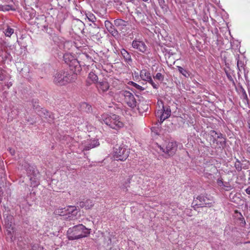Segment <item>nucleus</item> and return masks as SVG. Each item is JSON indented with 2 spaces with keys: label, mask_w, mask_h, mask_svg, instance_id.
I'll return each instance as SVG.
<instances>
[{
  "label": "nucleus",
  "mask_w": 250,
  "mask_h": 250,
  "mask_svg": "<svg viewBox=\"0 0 250 250\" xmlns=\"http://www.w3.org/2000/svg\"><path fill=\"white\" fill-rule=\"evenodd\" d=\"M237 64L238 68L239 69H240V67H241V68L243 67L244 64L242 62L240 61L239 60H238Z\"/></svg>",
  "instance_id": "40"
},
{
  "label": "nucleus",
  "mask_w": 250,
  "mask_h": 250,
  "mask_svg": "<svg viewBox=\"0 0 250 250\" xmlns=\"http://www.w3.org/2000/svg\"><path fill=\"white\" fill-rule=\"evenodd\" d=\"M151 130L152 132L154 133V134H156V129L155 127H152L151 128Z\"/></svg>",
  "instance_id": "46"
},
{
  "label": "nucleus",
  "mask_w": 250,
  "mask_h": 250,
  "mask_svg": "<svg viewBox=\"0 0 250 250\" xmlns=\"http://www.w3.org/2000/svg\"><path fill=\"white\" fill-rule=\"evenodd\" d=\"M160 105L162 106L161 115L160 117V122L162 123L164 120L169 118L171 115V109L169 106H165L162 101H157V105L160 107Z\"/></svg>",
  "instance_id": "10"
},
{
  "label": "nucleus",
  "mask_w": 250,
  "mask_h": 250,
  "mask_svg": "<svg viewBox=\"0 0 250 250\" xmlns=\"http://www.w3.org/2000/svg\"><path fill=\"white\" fill-rule=\"evenodd\" d=\"M249 180L250 181V177L249 178Z\"/></svg>",
  "instance_id": "54"
},
{
  "label": "nucleus",
  "mask_w": 250,
  "mask_h": 250,
  "mask_svg": "<svg viewBox=\"0 0 250 250\" xmlns=\"http://www.w3.org/2000/svg\"><path fill=\"white\" fill-rule=\"evenodd\" d=\"M24 168L26 171L28 177L31 178L33 176H37L39 174L38 171L34 166H30L29 164L26 163L24 165Z\"/></svg>",
  "instance_id": "15"
},
{
  "label": "nucleus",
  "mask_w": 250,
  "mask_h": 250,
  "mask_svg": "<svg viewBox=\"0 0 250 250\" xmlns=\"http://www.w3.org/2000/svg\"><path fill=\"white\" fill-rule=\"evenodd\" d=\"M127 22L120 19H117L114 21L115 25L119 29L123 28L127 25Z\"/></svg>",
  "instance_id": "24"
},
{
  "label": "nucleus",
  "mask_w": 250,
  "mask_h": 250,
  "mask_svg": "<svg viewBox=\"0 0 250 250\" xmlns=\"http://www.w3.org/2000/svg\"><path fill=\"white\" fill-rule=\"evenodd\" d=\"M121 53L125 62L128 63L132 62L131 55L126 50L122 49L121 51Z\"/></svg>",
  "instance_id": "23"
},
{
  "label": "nucleus",
  "mask_w": 250,
  "mask_h": 250,
  "mask_svg": "<svg viewBox=\"0 0 250 250\" xmlns=\"http://www.w3.org/2000/svg\"><path fill=\"white\" fill-rule=\"evenodd\" d=\"M211 135L212 136H214V135H217V138H220V139H223V141H221L220 142V144L222 146H223V145H225V139L223 138V135L222 133H218L217 132H216L214 130H212L211 131Z\"/></svg>",
  "instance_id": "25"
},
{
  "label": "nucleus",
  "mask_w": 250,
  "mask_h": 250,
  "mask_svg": "<svg viewBox=\"0 0 250 250\" xmlns=\"http://www.w3.org/2000/svg\"><path fill=\"white\" fill-rule=\"evenodd\" d=\"M213 203L212 196L207 194H201L194 199L192 203L193 206L199 207H210Z\"/></svg>",
  "instance_id": "6"
},
{
  "label": "nucleus",
  "mask_w": 250,
  "mask_h": 250,
  "mask_svg": "<svg viewBox=\"0 0 250 250\" xmlns=\"http://www.w3.org/2000/svg\"><path fill=\"white\" fill-rule=\"evenodd\" d=\"M100 145L98 139L90 140L85 143L83 146V150H89Z\"/></svg>",
  "instance_id": "16"
},
{
  "label": "nucleus",
  "mask_w": 250,
  "mask_h": 250,
  "mask_svg": "<svg viewBox=\"0 0 250 250\" xmlns=\"http://www.w3.org/2000/svg\"><path fill=\"white\" fill-rule=\"evenodd\" d=\"M14 219L12 215H7L4 220V226L6 229L7 235L9 236L11 241H14L13 239L16 229L15 227Z\"/></svg>",
  "instance_id": "7"
},
{
  "label": "nucleus",
  "mask_w": 250,
  "mask_h": 250,
  "mask_svg": "<svg viewBox=\"0 0 250 250\" xmlns=\"http://www.w3.org/2000/svg\"><path fill=\"white\" fill-rule=\"evenodd\" d=\"M65 208H59L56 210V214H58L61 216H66V211H65Z\"/></svg>",
  "instance_id": "32"
},
{
  "label": "nucleus",
  "mask_w": 250,
  "mask_h": 250,
  "mask_svg": "<svg viewBox=\"0 0 250 250\" xmlns=\"http://www.w3.org/2000/svg\"><path fill=\"white\" fill-rule=\"evenodd\" d=\"M90 233V229L83 224H79L69 228L67 232L68 239L74 240L86 237Z\"/></svg>",
  "instance_id": "2"
},
{
  "label": "nucleus",
  "mask_w": 250,
  "mask_h": 250,
  "mask_svg": "<svg viewBox=\"0 0 250 250\" xmlns=\"http://www.w3.org/2000/svg\"><path fill=\"white\" fill-rule=\"evenodd\" d=\"M65 211H66L65 218L69 220L74 219L78 213L76 206H69L67 209H65Z\"/></svg>",
  "instance_id": "13"
},
{
  "label": "nucleus",
  "mask_w": 250,
  "mask_h": 250,
  "mask_svg": "<svg viewBox=\"0 0 250 250\" xmlns=\"http://www.w3.org/2000/svg\"><path fill=\"white\" fill-rule=\"evenodd\" d=\"M9 151L12 155H14L15 154V150L13 149L9 148Z\"/></svg>",
  "instance_id": "45"
},
{
  "label": "nucleus",
  "mask_w": 250,
  "mask_h": 250,
  "mask_svg": "<svg viewBox=\"0 0 250 250\" xmlns=\"http://www.w3.org/2000/svg\"><path fill=\"white\" fill-rule=\"evenodd\" d=\"M234 166L238 171H240L242 170V164L238 159H236Z\"/></svg>",
  "instance_id": "33"
},
{
  "label": "nucleus",
  "mask_w": 250,
  "mask_h": 250,
  "mask_svg": "<svg viewBox=\"0 0 250 250\" xmlns=\"http://www.w3.org/2000/svg\"><path fill=\"white\" fill-rule=\"evenodd\" d=\"M217 183L220 187H222L223 186V180L222 179H218L217 180Z\"/></svg>",
  "instance_id": "41"
},
{
  "label": "nucleus",
  "mask_w": 250,
  "mask_h": 250,
  "mask_svg": "<svg viewBox=\"0 0 250 250\" xmlns=\"http://www.w3.org/2000/svg\"><path fill=\"white\" fill-rule=\"evenodd\" d=\"M130 83H131V84L133 86H134L137 89L139 90L140 91L144 90L145 89V88L143 87L142 86H140V85L138 84L137 83H136L133 82H130Z\"/></svg>",
  "instance_id": "37"
},
{
  "label": "nucleus",
  "mask_w": 250,
  "mask_h": 250,
  "mask_svg": "<svg viewBox=\"0 0 250 250\" xmlns=\"http://www.w3.org/2000/svg\"><path fill=\"white\" fill-rule=\"evenodd\" d=\"M163 76L161 73H157V80H162Z\"/></svg>",
  "instance_id": "43"
},
{
  "label": "nucleus",
  "mask_w": 250,
  "mask_h": 250,
  "mask_svg": "<svg viewBox=\"0 0 250 250\" xmlns=\"http://www.w3.org/2000/svg\"><path fill=\"white\" fill-rule=\"evenodd\" d=\"M125 97V102L127 105L131 108L136 107L138 100L136 99L134 95L129 91H123L122 94Z\"/></svg>",
  "instance_id": "9"
},
{
  "label": "nucleus",
  "mask_w": 250,
  "mask_h": 250,
  "mask_svg": "<svg viewBox=\"0 0 250 250\" xmlns=\"http://www.w3.org/2000/svg\"><path fill=\"white\" fill-rule=\"evenodd\" d=\"M109 32L115 38H118L119 37V33L117 29L115 28H113V29L109 31Z\"/></svg>",
  "instance_id": "38"
},
{
  "label": "nucleus",
  "mask_w": 250,
  "mask_h": 250,
  "mask_svg": "<svg viewBox=\"0 0 250 250\" xmlns=\"http://www.w3.org/2000/svg\"><path fill=\"white\" fill-rule=\"evenodd\" d=\"M248 124H249V128L250 129V122H249Z\"/></svg>",
  "instance_id": "50"
},
{
  "label": "nucleus",
  "mask_w": 250,
  "mask_h": 250,
  "mask_svg": "<svg viewBox=\"0 0 250 250\" xmlns=\"http://www.w3.org/2000/svg\"><path fill=\"white\" fill-rule=\"evenodd\" d=\"M245 191L246 193L250 195V186L248 187L246 189Z\"/></svg>",
  "instance_id": "44"
},
{
  "label": "nucleus",
  "mask_w": 250,
  "mask_h": 250,
  "mask_svg": "<svg viewBox=\"0 0 250 250\" xmlns=\"http://www.w3.org/2000/svg\"><path fill=\"white\" fill-rule=\"evenodd\" d=\"M178 70L180 72V73H181L184 76L187 77L188 75V76L189 75L188 74L187 71L186 69L182 68V67L178 66Z\"/></svg>",
  "instance_id": "36"
},
{
  "label": "nucleus",
  "mask_w": 250,
  "mask_h": 250,
  "mask_svg": "<svg viewBox=\"0 0 250 250\" xmlns=\"http://www.w3.org/2000/svg\"><path fill=\"white\" fill-rule=\"evenodd\" d=\"M249 131H250V130Z\"/></svg>",
  "instance_id": "55"
},
{
  "label": "nucleus",
  "mask_w": 250,
  "mask_h": 250,
  "mask_svg": "<svg viewBox=\"0 0 250 250\" xmlns=\"http://www.w3.org/2000/svg\"><path fill=\"white\" fill-rule=\"evenodd\" d=\"M88 78L91 80L94 83H98V77L93 72H90L88 74Z\"/></svg>",
  "instance_id": "26"
},
{
  "label": "nucleus",
  "mask_w": 250,
  "mask_h": 250,
  "mask_svg": "<svg viewBox=\"0 0 250 250\" xmlns=\"http://www.w3.org/2000/svg\"><path fill=\"white\" fill-rule=\"evenodd\" d=\"M136 96L138 98L136 106H137V109L140 113L143 114L148 110V104H146V101L142 100L138 95H136Z\"/></svg>",
  "instance_id": "12"
},
{
  "label": "nucleus",
  "mask_w": 250,
  "mask_h": 250,
  "mask_svg": "<svg viewBox=\"0 0 250 250\" xmlns=\"http://www.w3.org/2000/svg\"><path fill=\"white\" fill-rule=\"evenodd\" d=\"M160 149L165 153L167 156L174 155L177 150V145L175 142H169L165 148L161 146H158Z\"/></svg>",
  "instance_id": "8"
},
{
  "label": "nucleus",
  "mask_w": 250,
  "mask_h": 250,
  "mask_svg": "<svg viewBox=\"0 0 250 250\" xmlns=\"http://www.w3.org/2000/svg\"><path fill=\"white\" fill-rule=\"evenodd\" d=\"M85 24L81 20L76 19L73 21L72 30L76 35H79L83 32Z\"/></svg>",
  "instance_id": "11"
},
{
  "label": "nucleus",
  "mask_w": 250,
  "mask_h": 250,
  "mask_svg": "<svg viewBox=\"0 0 250 250\" xmlns=\"http://www.w3.org/2000/svg\"><path fill=\"white\" fill-rule=\"evenodd\" d=\"M216 141V140L214 139L213 142H215V141Z\"/></svg>",
  "instance_id": "52"
},
{
  "label": "nucleus",
  "mask_w": 250,
  "mask_h": 250,
  "mask_svg": "<svg viewBox=\"0 0 250 250\" xmlns=\"http://www.w3.org/2000/svg\"><path fill=\"white\" fill-rule=\"evenodd\" d=\"M30 250H43V248L38 244H31Z\"/></svg>",
  "instance_id": "34"
},
{
  "label": "nucleus",
  "mask_w": 250,
  "mask_h": 250,
  "mask_svg": "<svg viewBox=\"0 0 250 250\" xmlns=\"http://www.w3.org/2000/svg\"><path fill=\"white\" fill-rule=\"evenodd\" d=\"M81 208H85L86 209H89L92 208L94 206V203L92 200L87 199L85 201H80L78 203Z\"/></svg>",
  "instance_id": "19"
},
{
  "label": "nucleus",
  "mask_w": 250,
  "mask_h": 250,
  "mask_svg": "<svg viewBox=\"0 0 250 250\" xmlns=\"http://www.w3.org/2000/svg\"><path fill=\"white\" fill-rule=\"evenodd\" d=\"M104 25L108 32L113 29V28H115L114 25L109 21H105Z\"/></svg>",
  "instance_id": "28"
},
{
  "label": "nucleus",
  "mask_w": 250,
  "mask_h": 250,
  "mask_svg": "<svg viewBox=\"0 0 250 250\" xmlns=\"http://www.w3.org/2000/svg\"><path fill=\"white\" fill-rule=\"evenodd\" d=\"M132 46L134 48H136L142 53H145L146 50V46L143 42L134 41L132 42Z\"/></svg>",
  "instance_id": "17"
},
{
  "label": "nucleus",
  "mask_w": 250,
  "mask_h": 250,
  "mask_svg": "<svg viewBox=\"0 0 250 250\" xmlns=\"http://www.w3.org/2000/svg\"><path fill=\"white\" fill-rule=\"evenodd\" d=\"M12 9V6L10 5H0V11H8Z\"/></svg>",
  "instance_id": "31"
},
{
  "label": "nucleus",
  "mask_w": 250,
  "mask_h": 250,
  "mask_svg": "<svg viewBox=\"0 0 250 250\" xmlns=\"http://www.w3.org/2000/svg\"><path fill=\"white\" fill-rule=\"evenodd\" d=\"M130 153L129 149L124 144H116L113 147V157L117 161H125Z\"/></svg>",
  "instance_id": "4"
},
{
  "label": "nucleus",
  "mask_w": 250,
  "mask_h": 250,
  "mask_svg": "<svg viewBox=\"0 0 250 250\" xmlns=\"http://www.w3.org/2000/svg\"><path fill=\"white\" fill-rule=\"evenodd\" d=\"M64 62L67 64L70 71L78 73L82 70L81 64L80 62L72 55L70 53H65L63 56Z\"/></svg>",
  "instance_id": "5"
},
{
  "label": "nucleus",
  "mask_w": 250,
  "mask_h": 250,
  "mask_svg": "<svg viewBox=\"0 0 250 250\" xmlns=\"http://www.w3.org/2000/svg\"><path fill=\"white\" fill-rule=\"evenodd\" d=\"M171 210L173 212L172 215H175L176 214H178V213L177 211V209H175L174 208L172 209L171 208H169L168 212H170Z\"/></svg>",
  "instance_id": "42"
},
{
  "label": "nucleus",
  "mask_w": 250,
  "mask_h": 250,
  "mask_svg": "<svg viewBox=\"0 0 250 250\" xmlns=\"http://www.w3.org/2000/svg\"><path fill=\"white\" fill-rule=\"evenodd\" d=\"M159 3L161 7L163 9L167 10V7L166 4H165L164 0H159Z\"/></svg>",
  "instance_id": "39"
},
{
  "label": "nucleus",
  "mask_w": 250,
  "mask_h": 250,
  "mask_svg": "<svg viewBox=\"0 0 250 250\" xmlns=\"http://www.w3.org/2000/svg\"><path fill=\"white\" fill-rule=\"evenodd\" d=\"M33 107H34V108H37V107H36L35 105H34V104L33 105Z\"/></svg>",
  "instance_id": "51"
},
{
  "label": "nucleus",
  "mask_w": 250,
  "mask_h": 250,
  "mask_svg": "<svg viewBox=\"0 0 250 250\" xmlns=\"http://www.w3.org/2000/svg\"><path fill=\"white\" fill-rule=\"evenodd\" d=\"M78 73L70 71H60L56 73L54 82L57 85H63L74 81Z\"/></svg>",
  "instance_id": "3"
},
{
  "label": "nucleus",
  "mask_w": 250,
  "mask_h": 250,
  "mask_svg": "<svg viewBox=\"0 0 250 250\" xmlns=\"http://www.w3.org/2000/svg\"><path fill=\"white\" fill-rule=\"evenodd\" d=\"M157 36H158V38H159V35H157Z\"/></svg>",
  "instance_id": "53"
},
{
  "label": "nucleus",
  "mask_w": 250,
  "mask_h": 250,
  "mask_svg": "<svg viewBox=\"0 0 250 250\" xmlns=\"http://www.w3.org/2000/svg\"><path fill=\"white\" fill-rule=\"evenodd\" d=\"M80 110L83 112L86 113H91L92 112V108L91 106L86 103L83 102L80 105Z\"/></svg>",
  "instance_id": "20"
},
{
  "label": "nucleus",
  "mask_w": 250,
  "mask_h": 250,
  "mask_svg": "<svg viewBox=\"0 0 250 250\" xmlns=\"http://www.w3.org/2000/svg\"><path fill=\"white\" fill-rule=\"evenodd\" d=\"M100 29L99 26L95 23L89 24V32L91 36H98Z\"/></svg>",
  "instance_id": "18"
},
{
  "label": "nucleus",
  "mask_w": 250,
  "mask_h": 250,
  "mask_svg": "<svg viewBox=\"0 0 250 250\" xmlns=\"http://www.w3.org/2000/svg\"><path fill=\"white\" fill-rule=\"evenodd\" d=\"M41 112V115L43 117L46 119L50 121H51L53 120L54 116L51 112L44 109H42Z\"/></svg>",
  "instance_id": "22"
},
{
  "label": "nucleus",
  "mask_w": 250,
  "mask_h": 250,
  "mask_svg": "<svg viewBox=\"0 0 250 250\" xmlns=\"http://www.w3.org/2000/svg\"><path fill=\"white\" fill-rule=\"evenodd\" d=\"M86 17L89 21H91L93 23H94L96 21V17L93 14H86Z\"/></svg>",
  "instance_id": "35"
},
{
  "label": "nucleus",
  "mask_w": 250,
  "mask_h": 250,
  "mask_svg": "<svg viewBox=\"0 0 250 250\" xmlns=\"http://www.w3.org/2000/svg\"><path fill=\"white\" fill-rule=\"evenodd\" d=\"M96 118L101 123L104 122L111 128L117 129L123 126V123L120 119L119 116L114 114H103L97 116Z\"/></svg>",
  "instance_id": "1"
},
{
  "label": "nucleus",
  "mask_w": 250,
  "mask_h": 250,
  "mask_svg": "<svg viewBox=\"0 0 250 250\" xmlns=\"http://www.w3.org/2000/svg\"><path fill=\"white\" fill-rule=\"evenodd\" d=\"M246 151L250 154V146L247 145Z\"/></svg>",
  "instance_id": "47"
},
{
  "label": "nucleus",
  "mask_w": 250,
  "mask_h": 250,
  "mask_svg": "<svg viewBox=\"0 0 250 250\" xmlns=\"http://www.w3.org/2000/svg\"><path fill=\"white\" fill-rule=\"evenodd\" d=\"M140 77L143 80L147 81L149 83H150L154 88H156V85L153 82L151 77L150 73L147 72L146 70L143 69L141 71Z\"/></svg>",
  "instance_id": "14"
},
{
  "label": "nucleus",
  "mask_w": 250,
  "mask_h": 250,
  "mask_svg": "<svg viewBox=\"0 0 250 250\" xmlns=\"http://www.w3.org/2000/svg\"><path fill=\"white\" fill-rule=\"evenodd\" d=\"M29 179L31 181V186L36 187L39 184V182L38 181L37 176L31 177Z\"/></svg>",
  "instance_id": "27"
},
{
  "label": "nucleus",
  "mask_w": 250,
  "mask_h": 250,
  "mask_svg": "<svg viewBox=\"0 0 250 250\" xmlns=\"http://www.w3.org/2000/svg\"><path fill=\"white\" fill-rule=\"evenodd\" d=\"M14 30L8 26L7 28L4 30V33L7 37H10L14 33Z\"/></svg>",
  "instance_id": "29"
},
{
  "label": "nucleus",
  "mask_w": 250,
  "mask_h": 250,
  "mask_svg": "<svg viewBox=\"0 0 250 250\" xmlns=\"http://www.w3.org/2000/svg\"><path fill=\"white\" fill-rule=\"evenodd\" d=\"M226 74L227 75L228 79L229 80H232V77H231V75L230 74H229V73H228L227 72H226Z\"/></svg>",
  "instance_id": "48"
},
{
  "label": "nucleus",
  "mask_w": 250,
  "mask_h": 250,
  "mask_svg": "<svg viewBox=\"0 0 250 250\" xmlns=\"http://www.w3.org/2000/svg\"><path fill=\"white\" fill-rule=\"evenodd\" d=\"M81 58L84 61L90 62L93 61L91 57L86 53H83L81 55Z\"/></svg>",
  "instance_id": "30"
},
{
  "label": "nucleus",
  "mask_w": 250,
  "mask_h": 250,
  "mask_svg": "<svg viewBox=\"0 0 250 250\" xmlns=\"http://www.w3.org/2000/svg\"><path fill=\"white\" fill-rule=\"evenodd\" d=\"M97 87L103 92H105L109 89V85L107 82L102 81L97 83Z\"/></svg>",
  "instance_id": "21"
},
{
  "label": "nucleus",
  "mask_w": 250,
  "mask_h": 250,
  "mask_svg": "<svg viewBox=\"0 0 250 250\" xmlns=\"http://www.w3.org/2000/svg\"><path fill=\"white\" fill-rule=\"evenodd\" d=\"M47 27H48V25H44L43 26V27L44 29L47 28Z\"/></svg>",
  "instance_id": "49"
}]
</instances>
